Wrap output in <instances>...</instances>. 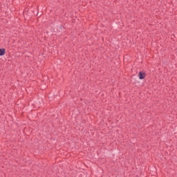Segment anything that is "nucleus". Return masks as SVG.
Instances as JSON below:
<instances>
[{"label":"nucleus","instance_id":"nucleus-1","mask_svg":"<svg viewBox=\"0 0 177 177\" xmlns=\"http://www.w3.org/2000/svg\"><path fill=\"white\" fill-rule=\"evenodd\" d=\"M146 73L143 71H140L138 73L139 80H145L146 78Z\"/></svg>","mask_w":177,"mask_h":177},{"label":"nucleus","instance_id":"nucleus-2","mask_svg":"<svg viewBox=\"0 0 177 177\" xmlns=\"http://www.w3.org/2000/svg\"><path fill=\"white\" fill-rule=\"evenodd\" d=\"M5 53H6V49L0 48V56H5Z\"/></svg>","mask_w":177,"mask_h":177}]
</instances>
